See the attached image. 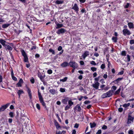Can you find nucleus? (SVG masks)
Returning <instances> with one entry per match:
<instances>
[{
	"label": "nucleus",
	"instance_id": "nucleus-1",
	"mask_svg": "<svg viewBox=\"0 0 134 134\" xmlns=\"http://www.w3.org/2000/svg\"><path fill=\"white\" fill-rule=\"evenodd\" d=\"M113 92L112 90H109L106 93L103 94L102 95L101 97L102 98L110 97L112 96Z\"/></svg>",
	"mask_w": 134,
	"mask_h": 134
},
{
	"label": "nucleus",
	"instance_id": "nucleus-2",
	"mask_svg": "<svg viewBox=\"0 0 134 134\" xmlns=\"http://www.w3.org/2000/svg\"><path fill=\"white\" fill-rule=\"evenodd\" d=\"M38 95L40 102L43 106H45L46 105V104L43 101V99L42 98L41 93L39 92V90H38Z\"/></svg>",
	"mask_w": 134,
	"mask_h": 134
},
{
	"label": "nucleus",
	"instance_id": "nucleus-3",
	"mask_svg": "<svg viewBox=\"0 0 134 134\" xmlns=\"http://www.w3.org/2000/svg\"><path fill=\"white\" fill-rule=\"evenodd\" d=\"M21 52L22 55L24 57V62H29L28 58L27 55L24 51L23 50L21 51Z\"/></svg>",
	"mask_w": 134,
	"mask_h": 134
},
{
	"label": "nucleus",
	"instance_id": "nucleus-4",
	"mask_svg": "<svg viewBox=\"0 0 134 134\" xmlns=\"http://www.w3.org/2000/svg\"><path fill=\"white\" fill-rule=\"evenodd\" d=\"M131 113L128 114V118L127 121V123L128 124H131L133 121L134 118L131 116Z\"/></svg>",
	"mask_w": 134,
	"mask_h": 134
},
{
	"label": "nucleus",
	"instance_id": "nucleus-5",
	"mask_svg": "<svg viewBox=\"0 0 134 134\" xmlns=\"http://www.w3.org/2000/svg\"><path fill=\"white\" fill-rule=\"evenodd\" d=\"M70 66L72 68H76L78 67V65L77 63L74 61H70L69 63Z\"/></svg>",
	"mask_w": 134,
	"mask_h": 134
},
{
	"label": "nucleus",
	"instance_id": "nucleus-6",
	"mask_svg": "<svg viewBox=\"0 0 134 134\" xmlns=\"http://www.w3.org/2000/svg\"><path fill=\"white\" fill-rule=\"evenodd\" d=\"M123 34L124 36L129 35L131 34V33L130 31L127 29H123L122 31Z\"/></svg>",
	"mask_w": 134,
	"mask_h": 134
},
{
	"label": "nucleus",
	"instance_id": "nucleus-7",
	"mask_svg": "<svg viewBox=\"0 0 134 134\" xmlns=\"http://www.w3.org/2000/svg\"><path fill=\"white\" fill-rule=\"evenodd\" d=\"M37 75L38 77L40 78L41 81L43 82H44V79L46 77L45 75H44L43 76H42L41 73L40 72H38Z\"/></svg>",
	"mask_w": 134,
	"mask_h": 134
},
{
	"label": "nucleus",
	"instance_id": "nucleus-8",
	"mask_svg": "<svg viewBox=\"0 0 134 134\" xmlns=\"http://www.w3.org/2000/svg\"><path fill=\"white\" fill-rule=\"evenodd\" d=\"M66 31V30L64 29L61 28L58 29L56 32L59 35L60 34H63Z\"/></svg>",
	"mask_w": 134,
	"mask_h": 134
},
{
	"label": "nucleus",
	"instance_id": "nucleus-9",
	"mask_svg": "<svg viewBox=\"0 0 134 134\" xmlns=\"http://www.w3.org/2000/svg\"><path fill=\"white\" fill-rule=\"evenodd\" d=\"M9 105V103H7L5 105L2 106L0 108V111H4L7 108Z\"/></svg>",
	"mask_w": 134,
	"mask_h": 134
},
{
	"label": "nucleus",
	"instance_id": "nucleus-10",
	"mask_svg": "<svg viewBox=\"0 0 134 134\" xmlns=\"http://www.w3.org/2000/svg\"><path fill=\"white\" fill-rule=\"evenodd\" d=\"M74 109L75 111L77 110L79 112H80L81 110L80 105L79 104H77L74 108Z\"/></svg>",
	"mask_w": 134,
	"mask_h": 134
},
{
	"label": "nucleus",
	"instance_id": "nucleus-11",
	"mask_svg": "<svg viewBox=\"0 0 134 134\" xmlns=\"http://www.w3.org/2000/svg\"><path fill=\"white\" fill-rule=\"evenodd\" d=\"M89 52L88 51H85L84 53L82 54L81 57H82L83 59H85L86 57L89 55Z\"/></svg>",
	"mask_w": 134,
	"mask_h": 134
},
{
	"label": "nucleus",
	"instance_id": "nucleus-12",
	"mask_svg": "<svg viewBox=\"0 0 134 134\" xmlns=\"http://www.w3.org/2000/svg\"><path fill=\"white\" fill-rule=\"evenodd\" d=\"M69 98L68 97H65L62 99V103L64 104H66L67 103V102L69 100Z\"/></svg>",
	"mask_w": 134,
	"mask_h": 134
},
{
	"label": "nucleus",
	"instance_id": "nucleus-13",
	"mask_svg": "<svg viewBox=\"0 0 134 134\" xmlns=\"http://www.w3.org/2000/svg\"><path fill=\"white\" fill-rule=\"evenodd\" d=\"M92 85L93 87L97 89L99 85V83L98 82H94V83Z\"/></svg>",
	"mask_w": 134,
	"mask_h": 134
},
{
	"label": "nucleus",
	"instance_id": "nucleus-14",
	"mask_svg": "<svg viewBox=\"0 0 134 134\" xmlns=\"http://www.w3.org/2000/svg\"><path fill=\"white\" fill-rule=\"evenodd\" d=\"M6 50H8L9 51H12L13 48L8 45L6 44L4 46Z\"/></svg>",
	"mask_w": 134,
	"mask_h": 134
},
{
	"label": "nucleus",
	"instance_id": "nucleus-15",
	"mask_svg": "<svg viewBox=\"0 0 134 134\" xmlns=\"http://www.w3.org/2000/svg\"><path fill=\"white\" fill-rule=\"evenodd\" d=\"M27 91L28 94L29 96L30 99H31L32 98V96L31 93V90L29 88L27 87Z\"/></svg>",
	"mask_w": 134,
	"mask_h": 134
},
{
	"label": "nucleus",
	"instance_id": "nucleus-16",
	"mask_svg": "<svg viewBox=\"0 0 134 134\" xmlns=\"http://www.w3.org/2000/svg\"><path fill=\"white\" fill-rule=\"evenodd\" d=\"M127 25L130 29H133L134 28V26L132 22H129Z\"/></svg>",
	"mask_w": 134,
	"mask_h": 134
},
{
	"label": "nucleus",
	"instance_id": "nucleus-17",
	"mask_svg": "<svg viewBox=\"0 0 134 134\" xmlns=\"http://www.w3.org/2000/svg\"><path fill=\"white\" fill-rule=\"evenodd\" d=\"M23 82V81L22 79H20L19 82L17 83L16 85L18 87H21L22 84Z\"/></svg>",
	"mask_w": 134,
	"mask_h": 134
},
{
	"label": "nucleus",
	"instance_id": "nucleus-18",
	"mask_svg": "<svg viewBox=\"0 0 134 134\" xmlns=\"http://www.w3.org/2000/svg\"><path fill=\"white\" fill-rule=\"evenodd\" d=\"M69 63L67 62H64L62 63L61 66L63 68H65L69 66Z\"/></svg>",
	"mask_w": 134,
	"mask_h": 134
},
{
	"label": "nucleus",
	"instance_id": "nucleus-19",
	"mask_svg": "<svg viewBox=\"0 0 134 134\" xmlns=\"http://www.w3.org/2000/svg\"><path fill=\"white\" fill-rule=\"evenodd\" d=\"M72 9L74 10L75 11L77 12L79 8L77 6V5L76 4H75L74 6L72 8Z\"/></svg>",
	"mask_w": 134,
	"mask_h": 134
},
{
	"label": "nucleus",
	"instance_id": "nucleus-20",
	"mask_svg": "<svg viewBox=\"0 0 134 134\" xmlns=\"http://www.w3.org/2000/svg\"><path fill=\"white\" fill-rule=\"evenodd\" d=\"M24 93V91L23 90H19L17 92V93L19 97L20 98V96L21 94H23Z\"/></svg>",
	"mask_w": 134,
	"mask_h": 134
},
{
	"label": "nucleus",
	"instance_id": "nucleus-21",
	"mask_svg": "<svg viewBox=\"0 0 134 134\" xmlns=\"http://www.w3.org/2000/svg\"><path fill=\"white\" fill-rule=\"evenodd\" d=\"M123 79L122 77L119 78L116 80H114L113 82L115 83H117Z\"/></svg>",
	"mask_w": 134,
	"mask_h": 134
},
{
	"label": "nucleus",
	"instance_id": "nucleus-22",
	"mask_svg": "<svg viewBox=\"0 0 134 134\" xmlns=\"http://www.w3.org/2000/svg\"><path fill=\"white\" fill-rule=\"evenodd\" d=\"M7 42L5 40L3 39L0 40V43L3 45V46H4L6 44L5 43Z\"/></svg>",
	"mask_w": 134,
	"mask_h": 134
},
{
	"label": "nucleus",
	"instance_id": "nucleus-23",
	"mask_svg": "<svg viewBox=\"0 0 134 134\" xmlns=\"http://www.w3.org/2000/svg\"><path fill=\"white\" fill-rule=\"evenodd\" d=\"M49 92L52 94H54L56 93V91L54 89H51L49 90Z\"/></svg>",
	"mask_w": 134,
	"mask_h": 134
},
{
	"label": "nucleus",
	"instance_id": "nucleus-24",
	"mask_svg": "<svg viewBox=\"0 0 134 134\" xmlns=\"http://www.w3.org/2000/svg\"><path fill=\"white\" fill-rule=\"evenodd\" d=\"M63 2L64 1L62 0H57L55 2V3L57 4H62L63 3Z\"/></svg>",
	"mask_w": 134,
	"mask_h": 134
},
{
	"label": "nucleus",
	"instance_id": "nucleus-25",
	"mask_svg": "<svg viewBox=\"0 0 134 134\" xmlns=\"http://www.w3.org/2000/svg\"><path fill=\"white\" fill-rule=\"evenodd\" d=\"M57 27H56V28L57 29H58L62 27L63 26V24H60L59 23H58L57 24Z\"/></svg>",
	"mask_w": 134,
	"mask_h": 134
},
{
	"label": "nucleus",
	"instance_id": "nucleus-26",
	"mask_svg": "<svg viewBox=\"0 0 134 134\" xmlns=\"http://www.w3.org/2000/svg\"><path fill=\"white\" fill-rule=\"evenodd\" d=\"M10 25V24H5L2 25V27L3 28H5L8 27Z\"/></svg>",
	"mask_w": 134,
	"mask_h": 134
},
{
	"label": "nucleus",
	"instance_id": "nucleus-27",
	"mask_svg": "<svg viewBox=\"0 0 134 134\" xmlns=\"http://www.w3.org/2000/svg\"><path fill=\"white\" fill-rule=\"evenodd\" d=\"M112 40L114 42H117L118 38L117 37H113L112 38Z\"/></svg>",
	"mask_w": 134,
	"mask_h": 134
},
{
	"label": "nucleus",
	"instance_id": "nucleus-28",
	"mask_svg": "<svg viewBox=\"0 0 134 134\" xmlns=\"http://www.w3.org/2000/svg\"><path fill=\"white\" fill-rule=\"evenodd\" d=\"M90 125L91 128L94 127L96 126V124L95 123H92L91 122L90 123Z\"/></svg>",
	"mask_w": 134,
	"mask_h": 134
},
{
	"label": "nucleus",
	"instance_id": "nucleus-29",
	"mask_svg": "<svg viewBox=\"0 0 134 134\" xmlns=\"http://www.w3.org/2000/svg\"><path fill=\"white\" fill-rule=\"evenodd\" d=\"M68 103L69 105L71 107V106L72 105L74 104L73 102L71 101V100H69L68 101Z\"/></svg>",
	"mask_w": 134,
	"mask_h": 134
},
{
	"label": "nucleus",
	"instance_id": "nucleus-30",
	"mask_svg": "<svg viewBox=\"0 0 134 134\" xmlns=\"http://www.w3.org/2000/svg\"><path fill=\"white\" fill-rule=\"evenodd\" d=\"M126 61L127 62H129L130 61V57L129 55H127L126 58Z\"/></svg>",
	"mask_w": 134,
	"mask_h": 134
},
{
	"label": "nucleus",
	"instance_id": "nucleus-31",
	"mask_svg": "<svg viewBox=\"0 0 134 134\" xmlns=\"http://www.w3.org/2000/svg\"><path fill=\"white\" fill-rule=\"evenodd\" d=\"M121 90L120 88H119L114 93V95H116L118 94L120 92Z\"/></svg>",
	"mask_w": 134,
	"mask_h": 134
},
{
	"label": "nucleus",
	"instance_id": "nucleus-32",
	"mask_svg": "<svg viewBox=\"0 0 134 134\" xmlns=\"http://www.w3.org/2000/svg\"><path fill=\"white\" fill-rule=\"evenodd\" d=\"M68 79V77H65L64 79H61L60 80V81H62L63 82H64L66 81Z\"/></svg>",
	"mask_w": 134,
	"mask_h": 134
},
{
	"label": "nucleus",
	"instance_id": "nucleus-33",
	"mask_svg": "<svg viewBox=\"0 0 134 134\" xmlns=\"http://www.w3.org/2000/svg\"><path fill=\"white\" fill-rule=\"evenodd\" d=\"M130 104L129 103L127 104H125L123 105V107L125 108H127L129 106Z\"/></svg>",
	"mask_w": 134,
	"mask_h": 134
},
{
	"label": "nucleus",
	"instance_id": "nucleus-34",
	"mask_svg": "<svg viewBox=\"0 0 134 134\" xmlns=\"http://www.w3.org/2000/svg\"><path fill=\"white\" fill-rule=\"evenodd\" d=\"M55 123L57 129H59L60 127V126L59 125V124L58 122H55Z\"/></svg>",
	"mask_w": 134,
	"mask_h": 134
},
{
	"label": "nucleus",
	"instance_id": "nucleus-35",
	"mask_svg": "<svg viewBox=\"0 0 134 134\" xmlns=\"http://www.w3.org/2000/svg\"><path fill=\"white\" fill-rule=\"evenodd\" d=\"M52 70L50 69H48L47 71V73L49 74H52Z\"/></svg>",
	"mask_w": 134,
	"mask_h": 134
},
{
	"label": "nucleus",
	"instance_id": "nucleus-36",
	"mask_svg": "<svg viewBox=\"0 0 134 134\" xmlns=\"http://www.w3.org/2000/svg\"><path fill=\"white\" fill-rule=\"evenodd\" d=\"M91 69L94 72L97 70V68L94 67H92L91 68Z\"/></svg>",
	"mask_w": 134,
	"mask_h": 134
},
{
	"label": "nucleus",
	"instance_id": "nucleus-37",
	"mask_svg": "<svg viewBox=\"0 0 134 134\" xmlns=\"http://www.w3.org/2000/svg\"><path fill=\"white\" fill-rule=\"evenodd\" d=\"M70 107L69 105H67L65 107V110H67L70 108Z\"/></svg>",
	"mask_w": 134,
	"mask_h": 134
},
{
	"label": "nucleus",
	"instance_id": "nucleus-38",
	"mask_svg": "<svg viewBox=\"0 0 134 134\" xmlns=\"http://www.w3.org/2000/svg\"><path fill=\"white\" fill-rule=\"evenodd\" d=\"M112 90L113 92V91H115L116 89V87L114 86H113L112 87H111Z\"/></svg>",
	"mask_w": 134,
	"mask_h": 134
},
{
	"label": "nucleus",
	"instance_id": "nucleus-39",
	"mask_svg": "<svg viewBox=\"0 0 134 134\" xmlns=\"http://www.w3.org/2000/svg\"><path fill=\"white\" fill-rule=\"evenodd\" d=\"M121 55L124 56H125L126 55V53L125 51H123L121 53Z\"/></svg>",
	"mask_w": 134,
	"mask_h": 134
},
{
	"label": "nucleus",
	"instance_id": "nucleus-40",
	"mask_svg": "<svg viewBox=\"0 0 134 134\" xmlns=\"http://www.w3.org/2000/svg\"><path fill=\"white\" fill-rule=\"evenodd\" d=\"M49 51L50 52H52L53 54H54L55 53L54 51L51 49H49Z\"/></svg>",
	"mask_w": 134,
	"mask_h": 134
},
{
	"label": "nucleus",
	"instance_id": "nucleus-41",
	"mask_svg": "<svg viewBox=\"0 0 134 134\" xmlns=\"http://www.w3.org/2000/svg\"><path fill=\"white\" fill-rule=\"evenodd\" d=\"M129 134H133V132L132 130H130L128 131Z\"/></svg>",
	"mask_w": 134,
	"mask_h": 134
},
{
	"label": "nucleus",
	"instance_id": "nucleus-42",
	"mask_svg": "<svg viewBox=\"0 0 134 134\" xmlns=\"http://www.w3.org/2000/svg\"><path fill=\"white\" fill-rule=\"evenodd\" d=\"M105 67L104 64H102L100 66V68L102 69H104Z\"/></svg>",
	"mask_w": 134,
	"mask_h": 134
},
{
	"label": "nucleus",
	"instance_id": "nucleus-43",
	"mask_svg": "<svg viewBox=\"0 0 134 134\" xmlns=\"http://www.w3.org/2000/svg\"><path fill=\"white\" fill-rule=\"evenodd\" d=\"M9 115L10 116L11 118L14 117L13 113L12 112H10L9 113Z\"/></svg>",
	"mask_w": 134,
	"mask_h": 134
},
{
	"label": "nucleus",
	"instance_id": "nucleus-44",
	"mask_svg": "<svg viewBox=\"0 0 134 134\" xmlns=\"http://www.w3.org/2000/svg\"><path fill=\"white\" fill-rule=\"evenodd\" d=\"M30 81L32 83H34L35 82V80L33 77H32L30 80Z\"/></svg>",
	"mask_w": 134,
	"mask_h": 134
},
{
	"label": "nucleus",
	"instance_id": "nucleus-45",
	"mask_svg": "<svg viewBox=\"0 0 134 134\" xmlns=\"http://www.w3.org/2000/svg\"><path fill=\"white\" fill-rule=\"evenodd\" d=\"M60 92H65V90L64 88H60Z\"/></svg>",
	"mask_w": 134,
	"mask_h": 134
},
{
	"label": "nucleus",
	"instance_id": "nucleus-46",
	"mask_svg": "<svg viewBox=\"0 0 134 134\" xmlns=\"http://www.w3.org/2000/svg\"><path fill=\"white\" fill-rule=\"evenodd\" d=\"M90 63L92 65H96V63L94 61H92Z\"/></svg>",
	"mask_w": 134,
	"mask_h": 134
},
{
	"label": "nucleus",
	"instance_id": "nucleus-47",
	"mask_svg": "<svg viewBox=\"0 0 134 134\" xmlns=\"http://www.w3.org/2000/svg\"><path fill=\"white\" fill-rule=\"evenodd\" d=\"M36 107L39 110L40 109V105L38 104H36Z\"/></svg>",
	"mask_w": 134,
	"mask_h": 134
},
{
	"label": "nucleus",
	"instance_id": "nucleus-48",
	"mask_svg": "<svg viewBox=\"0 0 134 134\" xmlns=\"http://www.w3.org/2000/svg\"><path fill=\"white\" fill-rule=\"evenodd\" d=\"M102 129L103 130H105L107 129V126L105 125H104L102 127Z\"/></svg>",
	"mask_w": 134,
	"mask_h": 134
},
{
	"label": "nucleus",
	"instance_id": "nucleus-49",
	"mask_svg": "<svg viewBox=\"0 0 134 134\" xmlns=\"http://www.w3.org/2000/svg\"><path fill=\"white\" fill-rule=\"evenodd\" d=\"M130 5V4L129 3H127L126 5H125V8H127L129 7V6Z\"/></svg>",
	"mask_w": 134,
	"mask_h": 134
},
{
	"label": "nucleus",
	"instance_id": "nucleus-50",
	"mask_svg": "<svg viewBox=\"0 0 134 134\" xmlns=\"http://www.w3.org/2000/svg\"><path fill=\"white\" fill-rule=\"evenodd\" d=\"M62 46H59L58 48V50L59 51H60L62 50Z\"/></svg>",
	"mask_w": 134,
	"mask_h": 134
},
{
	"label": "nucleus",
	"instance_id": "nucleus-51",
	"mask_svg": "<svg viewBox=\"0 0 134 134\" xmlns=\"http://www.w3.org/2000/svg\"><path fill=\"white\" fill-rule=\"evenodd\" d=\"M36 49V47L35 46H33L32 48H31L30 49V51H31L32 50L34 49Z\"/></svg>",
	"mask_w": 134,
	"mask_h": 134
},
{
	"label": "nucleus",
	"instance_id": "nucleus-52",
	"mask_svg": "<svg viewBox=\"0 0 134 134\" xmlns=\"http://www.w3.org/2000/svg\"><path fill=\"white\" fill-rule=\"evenodd\" d=\"M100 77L99 76L98 77L94 79V80L96 82H98L99 80V78Z\"/></svg>",
	"mask_w": 134,
	"mask_h": 134
},
{
	"label": "nucleus",
	"instance_id": "nucleus-53",
	"mask_svg": "<svg viewBox=\"0 0 134 134\" xmlns=\"http://www.w3.org/2000/svg\"><path fill=\"white\" fill-rule=\"evenodd\" d=\"M130 43L131 44H132L134 43V40H131L130 41Z\"/></svg>",
	"mask_w": 134,
	"mask_h": 134
},
{
	"label": "nucleus",
	"instance_id": "nucleus-54",
	"mask_svg": "<svg viewBox=\"0 0 134 134\" xmlns=\"http://www.w3.org/2000/svg\"><path fill=\"white\" fill-rule=\"evenodd\" d=\"M90 102L89 100H86L84 102V103L85 104L90 103Z\"/></svg>",
	"mask_w": 134,
	"mask_h": 134
},
{
	"label": "nucleus",
	"instance_id": "nucleus-55",
	"mask_svg": "<svg viewBox=\"0 0 134 134\" xmlns=\"http://www.w3.org/2000/svg\"><path fill=\"white\" fill-rule=\"evenodd\" d=\"M101 133V130H99L96 133V134H100Z\"/></svg>",
	"mask_w": 134,
	"mask_h": 134
},
{
	"label": "nucleus",
	"instance_id": "nucleus-56",
	"mask_svg": "<svg viewBox=\"0 0 134 134\" xmlns=\"http://www.w3.org/2000/svg\"><path fill=\"white\" fill-rule=\"evenodd\" d=\"M80 64L81 65H83L84 64V63L83 61H80Z\"/></svg>",
	"mask_w": 134,
	"mask_h": 134
},
{
	"label": "nucleus",
	"instance_id": "nucleus-57",
	"mask_svg": "<svg viewBox=\"0 0 134 134\" xmlns=\"http://www.w3.org/2000/svg\"><path fill=\"white\" fill-rule=\"evenodd\" d=\"M123 108H120L118 109V111L120 112H121L122 111Z\"/></svg>",
	"mask_w": 134,
	"mask_h": 134
},
{
	"label": "nucleus",
	"instance_id": "nucleus-58",
	"mask_svg": "<svg viewBox=\"0 0 134 134\" xmlns=\"http://www.w3.org/2000/svg\"><path fill=\"white\" fill-rule=\"evenodd\" d=\"M79 125L78 124L76 123V124H75L74 126V127L75 128H77L78 127Z\"/></svg>",
	"mask_w": 134,
	"mask_h": 134
},
{
	"label": "nucleus",
	"instance_id": "nucleus-59",
	"mask_svg": "<svg viewBox=\"0 0 134 134\" xmlns=\"http://www.w3.org/2000/svg\"><path fill=\"white\" fill-rule=\"evenodd\" d=\"M13 79L14 81H16L17 80V79L16 77H15L14 76H12Z\"/></svg>",
	"mask_w": 134,
	"mask_h": 134
},
{
	"label": "nucleus",
	"instance_id": "nucleus-60",
	"mask_svg": "<svg viewBox=\"0 0 134 134\" xmlns=\"http://www.w3.org/2000/svg\"><path fill=\"white\" fill-rule=\"evenodd\" d=\"M94 55L96 57H98L99 56V54L97 53H95L94 54Z\"/></svg>",
	"mask_w": 134,
	"mask_h": 134
},
{
	"label": "nucleus",
	"instance_id": "nucleus-61",
	"mask_svg": "<svg viewBox=\"0 0 134 134\" xmlns=\"http://www.w3.org/2000/svg\"><path fill=\"white\" fill-rule=\"evenodd\" d=\"M12 122V119H8V122L9 123H11Z\"/></svg>",
	"mask_w": 134,
	"mask_h": 134
},
{
	"label": "nucleus",
	"instance_id": "nucleus-62",
	"mask_svg": "<svg viewBox=\"0 0 134 134\" xmlns=\"http://www.w3.org/2000/svg\"><path fill=\"white\" fill-rule=\"evenodd\" d=\"M124 72L123 71H121L119 72L118 73V75H122L123 74Z\"/></svg>",
	"mask_w": 134,
	"mask_h": 134
},
{
	"label": "nucleus",
	"instance_id": "nucleus-63",
	"mask_svg": "<svg viewBox=\"0 0 134 134\" xmlns=\"http://www.w3.org/2000/svg\"><path fill=\"white\" fill-rule=\"evenodd\" d=\"M40 56V55L38 54H36L35 55V57L36 58H39Z\"/></svg>",
	"mask_w": 134,
	"mask_h": 134
},
{
	"label": "nucleus",
	"instance_id": "nucleus-64",
	"mask_svg": "<svg viewBox=\"0 0 134 134\" xmlns=\"http://www.w3.org/2000/svg\"><path fill=\"white\" fill-rule=\"evenodd\" d=\"M79 89L81 91H82V90H83L84 91L85 90L83 87L81 86L79 87Z\"/></svg>",
	"mask_w": 134,
	"mask_h": 134
}]
</instances>
